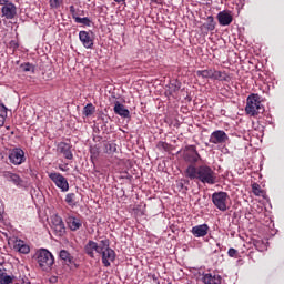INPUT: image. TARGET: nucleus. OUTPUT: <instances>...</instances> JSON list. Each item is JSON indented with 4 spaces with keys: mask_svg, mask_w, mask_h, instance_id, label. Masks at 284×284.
<instances>
[{
    "mask_svg": "<svg viewBox=\"0 0 284 284\" xmlns=\"http://www.w3.org/2000/svg\"><path fill=\"white\" fill-rule=\"evenodd\" d=\"M2 16L7 19H14L17 17V6L14 3L8 2L7 4H2Z\"/></svg>",
    "mask_w": 284,
    "mask_h": 284,
    "instance_id": "11",
    "label": "nucleus"
},
{
    "mask_svg": "<svg viewBox=\"0 0 284 284\" xmlns=\"http://www.w3.org/2000/svg\"><path fill=\"white\" fill-rule=\"evenodd\" d=\"M73 19H74L75 23H82V26H90V23H91L90 18H88V17L80 18V17L73 16Z\"/></svg>",
    "mask_w": 284,
    "mask_h": 284,
    "instance_id": "31",
    "label": "nucleus"
},
{
    "mask_svg": "<svg viewBox=\"0 0 284 284\" xmlns=\"http://www.w3.org/2000/svg\"><path fill=\"white\" fill-rule=\"evenodd\" d=\"M65 203H68V205H70V207H75V205H77V194H74V193L67 194Z\"/></svg>",
    "mask_w": 284,
    "mask_h": 284,
    "instance_id": "27",
    "label": "nucleus"
},
{
    "mask_svg": "<svg viewBox=\"0 0 284 284\" xmlns=\"http://www.w3.org/2000/svg\"><path fill=\"white\" fill-rule=\"evenodd\" d=\"M51 229L53 230L55 236H63V234H65V224L52 226Z\"/></svg>",
    "mask_w": 284,
    "mask_h": 284,
    "instance_id": "29",
    "label": "nucleus"
},
{
    "mask_svg": "<svg viewBox=\"0 0 284 284\" xmlns=\"http://www.w3.org/2000/svg\"><path fill=\"white\" fill-rule=\"evenodd\" d=\"M227 199H230V195L222 191L212 194L213 204L215 207H217V210H220V212L227 211Z\"/></svg>",
    "mask_w": 284,
    "mask_h": 284,
    "instance_id": "4",
    "label": "nucleus"
},
{
    "mask_svg": "<svg viewBox=\"0 0 284 284\" xmlns=\"http://www.w3.org/2000/svg\"><path fill=\"white\" fill-rule=\"evenodd\" d=\"M106 150H108L109 154H114V152H116V144L108 143L106 144Z\"/></svg>",
    "mask_w": 284,
    "mask_h": 284,
    "instance_id": "35",
    "label": "nucleus"
},
{
    "mask_svg": "<svg viewBox=\"0 0 284 284\" xmlns=\"http://www.w3.org/2000/svg\"><path fill=\"white\" fill-rule=\"evenodd\" d=\"M63 0H50V8L58 9L61 8Z\"/></svg>",
    "mask_w": 284,
    "mask_h": 284,
    "instance_id": "33",
    "label": "nucleus"
},
{
    "mask_svg": "<svg viewBox=\"0 0 284 284\" xmlns=\"http://www.w3.org/2000/svg\"><path fill=\"white\" fill-rule=\"evenodd\" d=\"M34 258L39 267H41L43 272H48V270H52V265H54V255H52L50 251H48V248L38 250L36 252Z\"/></svg>",
    "mask_w": 284,
    "mask_h": 284,
    "instance_id": "2",
    "label": "nucleus"
},
{
    "mask_svg": "<svg viewBox=\"0 0 284 284\" xmlns=\"http://www.w3.org/2000/svg\"><path fill=\"white\" fill-rule=\"evenodd\" d=\"M49 179H51V181L54 182V185H57V187H59L61 192H68V190H70L68 179H65V176H63L61 173H49Z\"/></svg>",
    "mask_w": 284,
    "mask_h": 284,
    "instance_id": "5",
    "label": "nucleus"
},
{
    "mask_svg": "<svg viewBox=\"0 0 284 284\" xmlns=\"http://www.w3.org/2000/svg\"><path fill=\"white\" fill-rule=\"evenodd\" d=\"M227 254L231 258H234V256L239 254V251H236L235 248H229Z\"/></svg>",
    "mask_w": 284,
    "mask_h": 284,
    "instance_id": "38",
    "label": "nucleus"
},
{
    "mask_svg": "<svg viewBox=\"0 0 284 284\" xmlns=\"http://www.w3.org/2000/svg\"><path fill=\"white\" fill-rule=\"evenodd\" d=\"M196 75L202 79H221V71H214L212 69L199 70Z\"/></svg>",
    "mask_w": 284,
    "mask_h": 284,
    "instance_id": "12",
    "label": "nucleus"
},
{
    "mask_svg": "<svg viewBox=\"0 0 284 284\" xmlns=\"http://www.w3.org/2000/svg\"><path fill=\"white\" fill-rule=\"evenodd\" d=\"M58 225H64L63 219L59 215H53L51 217V227H57Z\"/></svg>",
    "mask_w": 284,
    "mask_h": 284,
    "instance_id": "30",
    "label": "nucleus"
},
{
    "mask_svg": "<svg viewBox=\"0 0 284 284\" xmlns=\"http://www.w3.org/2000/svg\"><path fill=\"white\" fill-rule=\"evenodd\" d=\"M65 221L68 227L71 229L72 232H77V230H80L82 225L81 220L72 215L68 216Z\"/></svg>",
    "mask_w": 284,
    "mask_h": 284,
    "instance_id": "19",
    "label": "nucleus"
},
{
    "mask_svg": "<svg viewBox=\"0 0 284 284\" xmlns=\"http://www.w3.org/2000/svg\"><path fill=\"white\" fill-rule=\"evenodd\" d=\"M0 219H3V209L0 207Z\"/></svg>",
    "mask_w": 284,
    "mask_h": 284,
    "instance_id": "44",
    "label": "nucleus"
},
{
    "mask_svg": "<svg viewBox=\"0 0 284 284\" xmlns=\"http://www.w3.org/2000/svg\"><path fill=\"white\" fill-rule=\"evenodd\" d=\"M202 281L204 284H221V276L212 273L203 275Z\"/></svg>",
    "mask_w": 284,
    "mask_h": 284,
    "instance_id": "21",
    "label": "nucleus"
},
{
    "mask_svg": "<svg viewBox=\"0 0 284 284\" xmlns=\"http://www.w3.org/2000/svg\"><path fill=\"white\" fill-rule=\"evenodd\" d=\"M185 176L191 181H200L207 185H214L216 183V172L207 164L200 166L189 165L185 170Z\"/></svg>",
    "mask_w": 284,
    "mask_h": 284,
    "instance_id": "1",
    "label": "nucleus"
},
{
    "mask_svg": "<svg viewBox=\"0 0 284 284\" xmlns=\"http://www.w3.org/2000/svg\"><path fill=\"white\" fill-rule=\"evenodd\" d=\"M9 161L13 165H21V163H26V152L21 149H13L9 153Z\"/></svg>",
    "mask_w": 284,
    "mask_h": 284,
    "instance_id": "7",
    "label": "nucleus"
},
{
    "mask_svg": "<svg viewBox=\"0 0 284 284\" xmlns=\"http://www.w3.org/2000/svg\"><path fill=\"white\" fill-rule=\"evenodd\" d=\"M258 94H251L247 97L245 112L250 116H258L265 112V108L261 103Z\"/></svg>",
    "mask_w": 284,
    "mask_h": 284,
    "instance_id": "3",
    "label": "nucleus"
},
{
    "mask_svg": "<svg viewBox=\"0 0 284 284\" xmlns=\"http://www.w3.org/2000/svg\"><path fill=\"white\" fill-rule=\"evenodd\" d=\"M84 252L90 256V258H94V252L99 254V244L92 240H90L84 246Z\"/></svg>",
    "mask_w": 284,
    "mask_h": 284,
    "instance_id": "18",
    "label": "nucleus"
},
{
    "mask_svg": "<svg viewBox=\"0 0 284 284\" xmlns=\"http://www.w3.org/2000/svg\"><path fill=\"white\" fill-rule=\"evenodd\" d=\"M191 232L193 236H195L196 239H201L203 236H207V232H210V226H207V224H200L193 226Z\"/></svg>",
    "mask_w": 284,
    "mask_h": 284,
    "instance_id": "13",
    "label": "nucleus"
},
{
    "mask_svg": "<svg viewBox=\"0 0 284 284\" xmlns=\"http://www.w3.org/2000/svg\"><path fill=\"white\" fill-rule=\"evenodd\" d=\"M69 10H70L72 17H75V14H77V9L74 8V6H70V7H69Z\"/></svg>",
    "mask_w": 284,
    "mask_h": 284,
    "instance_id": "39",
    "label": "nucleus"
},
{
    "mask_svg": "<svg viewBox=\"0 0 284 284\" xmlns=\"http://www.w3.org/2000/svg\"><path fill=\"white\" fill-rule=\"evenodd\" d=\"M4 123H6V118L0 116V128H3Z\"/></svg>",
    "mask_w": 284,
    "mask_h": 284,
    "instance_id": "41",
    "label": "nucleus"
},
{
    "mask_svg": "<svg viewBox=\"0 0 284 284\" xmlns=\"http://www.w3.org/2000/svg\"><path fill=\"white\" fill-rule=\"evenodd\" d=\"M8 1L9 0H0V6H6L7 3H9Z\"/></svg>",
    "mask_w": 284,
    "mask_h": 284,
    "instance_id": "42",
    "label": "nucleus"
},
{
    "mask_svg": "<svg viewBox=\"0 0 284 284\" xmlns=\"http://www.w3.org/2000/svg\"><path fill=\"white\" fill-rule=\"evenodd\" d=\"M13 248L20 254H30V246L23 240H16Z\"/></svg>",
    "mask_w": 284,
    "mask_h": 284,
    "instance_id": "20",
    "label": "nucleus"
},
{
    "mask_svg": "<svg viewBox=\"0 0 284 284\" xmlns=\"http://www.w3.org/2000/svg\"><path fill=\"white\" fill-rule=\"evenodd\" d=\"M12 283V276L8 275L3 268H0V284Z\"/></svg>",
    "mask_w": 284,
    "mask_h": 284,
    "instance_id": "24",
    "label": "nucleus"
},
{
    "mask_svg": "<svg viewBox=\"0 0 284 284\" xmlns=\"http://www.w3.org/2000/svg\"><path fill=\"white\" fill-rule=\"evenodd\" d=\"M230 136L223 130H217L211 133L210 143H214V145H219L221 143H227Z\"/></svg>",
    "mask_w": 284,
    "mask_h": 284,
    "instance_id": "9",
    "label": "nucleus"
},
{
    "mask_svg": "<svg viewBox=\"0 0 284 284\" xmlns=\"http://www.w3.org/2000/svg\"><path fill=\"white\" fill-rule=\"evenodd\" d=\"M105 250H110V240H101L98 244L99 254L105 252Z\"/></svg>",
    "mask_w": 284,
    "mask_h": 284,
    "instance_id": "28",
    "label": "nucleus"
},
{
    "mask_svg": "<svg viewBox=\"0 0 284 284\" xmlns=\"http://www.w3.org/2000/svg\"><path fill=\"white\" fill-rule=\"evenodd\" d=\"M0 116L8 119V108H6V104H0Z\"/></svg>",
    "mask_w": 284,
    "mask_h": 284,
    "instance_id": "34",
    "label": "nucleus"
},
{
    "mask_svg": "<svg viewBox=\"0 0 284 284\" xmlns=\"http://www.w3.org/2000/svg\"><path fill=\"white\" fill-rule=\"evenodd\" d=\"M7 179L17 187H28V183L21 179L17 173H7Z\"/></svg>",
    "mask_w": 284,
    "mask_h": 284,
    "instance_id": "15",
    "label": "nucleus"
},
{
    "mask_svg": "<svg viewBox=\"0 0 284 284\" xmlns=\"http://www.w3.org/2000/svg\"><path fill=\"white\" fill-rule=\"evenodd\" d=\"M79 39L87 50H92V48H94V33H92V31H80Z\"/></svg>",
    "mask_w": 284,
    "mask_h": 284,
    "instance_id": "6",
    "label": "nucleus"
},
{
    "mask_svg": "<svg viewBox=\"0 0 284 284\" xmlns=\"http://www.w3.org/2000/svg\"><path fill=\"white\" fill-rule=\"evenodd\" d=\"M233 20L234 18L227 11H221L217 13V21L220 26H230V23H232Z\"/></svg>",
    "mask_w": 284,
    "mask_h": 284,
    "instance_id": "17",
    "label": "nucleus"
},
{
    "mask_svg": "<svg viewBox=\"0 0 284 284\" xmlns=\"http://www.w3.org/2000/svg\"><path fill=\"white\" fill-rule=\"evenodd\" d=\"M60 258L68 265H74V256H72L67 250L60 251Z\"/></svg>",
    "mask_w": 284,
    "mask_h": 284,
    "instance_id": "22",
    "label": "nucleus"
},
{
    "mask_svg": "<svg viewBox=\"0 0 284 284\" xmlns=\"http://www.w3.org/2000/svg\"><path fill=\"white\" fill-rule=\"evenodd\" d=\"M22 70L23 72H34V65L26 63L24 65H22Z\"/></svg>",
    "mask_w": 284,
    "mask_h": 284,
    "instance_id": "36",
    "label": "nucleus"
},
{
    "mask_svg": "<svg viewBox=\"0 0 284 284\" xmlns=\"http://www.w3.org/2000/svg\"><path fill=\"white\" fill-rule=\"evenodd\" d=\"M58 152H60V154H63L64 159H68L69 161H72V159H74V155L72 154V146L65 142H60L58 144Z\"/></svg>",
    "mask_w": 284,
    "mask_h": 284,
    "instance_id": "10",
    "label": "nucleus"
},
{
    "mask_svg": "<svg viewBox=\"0 0 284 284\" xmlns=\"http://www.w3.org/2000/svg\"><path fill=\"white\" fill-rule=\"evenodd\" d=\"M181 90V82L179 80H173L169 83V92L173 94V92H179Z\"/></svg>",
    "mask_w": 284,
    "mask_h": 284,
    "instance_id": "25",
    "label": "nucleus"
},
{
    "mask_svg": "<svg viewBox=\"0 0 284 284\" xmlns=\"http://www.w3.org/2000/svg\"><path fill=\"white\" fill-rule=\"evenodd\" d=\"M206 23L203 24V28H205L206 30H209V32H212L216 29V22L214 21V17L209 16L206 18Z\"/></svg>",
    "mask_w": 284,
    "mask_h": 284,
    "instance_id": "23",
    "label": "nucleus"
},
{
    "mask_svg": "<svg viewBox=\"0 0 284 284\" xmlns=\"http://www.w3.org/2000/svg\"><path fill=\"white\" fill-rule=\"evenodd\" d=\"M102 263L104 267H110V261H114L116 258V253H114V250L108 248L105 251H102Z\"/></svg>",
    "mask_w": 284,
    "mask_h": 284,
    "instance_id": "16",
    "label": "nucleus"
},
{
    "mask_svg": "<svg viewBox=\"0 0 284 284\" xmlns=\"http://www.w3.org/2000/svg\"><path fill=\"white\" fill-rule=\"evenodd\" d=\"M253 245H254V247H256V250H258V252H263V248L261 247V245H263V241L254 240Z\"/></svg>",
    "mask_w": 284,
    "mask_h": 284,
    "instance_id": "37",
    "label": "nucleus"
},
{
    "mask_svg": "<svg viewBox=\"0 0 284 284\" xmlns=\"http://www.w3.org/2000/svg\"><path fill=\"white\" fill-rule=\"evenodd\" d=\"M252 190H253V194H255V196H261V194H263V191L261 190V185H258L257 183H254L252 185Z\"/></svg>",
    "mask_w": 284,
    "mask_h": 284,
    "instance_id": "32",
    "label": "nucleus"
},
{
    "mask_svg": "<svg viewBox=\"0 0 284 284\" xmlns=\"http://www.w3.org/2000/svg\"><path fill=\"white\" fill-rule=\"evenodd\" d=\"M113 112L122 119H130V110H128L125 105L121 104L119 101H115Z\"/></svg>",
    "mask_w": 284,
    "mask_h": 284,
    "instance_id": "14",
    "label": "nucleus"
},
{
    "mask_svg": "<svg viewBox=\"0 0 284 284\" xmlns=\"http://www.w3.org/2000/svg\"><path fill=\"white\" fill-rule=\"evenodd\" d=\"M95 111H97V108L94 106V104L88 103V104L83 108L82 113L84 114V116H92Z\"/></svg>",
    "mask_w": 284,
    "mask_h": 284,
    "instance_id": "26",
    "label": "nucleus"
},
{
    "mask_svg": "<svg viewBox=\"0 0 284 284\" xmlns=\"http://www.w3.org/2000/svg\"><path fill=\"white\" fill-rule=\"evenodd\" d=\"M91 154H92V156H97V154H99V153L97 152L95 149H92V150H91Z\"/></svg>",
    "mask_w": 284,
    "mask_h": 284,
    "instance_id": "43",
    "label": "nucleus"
},
{
    "mask_svg": "<svg viewBox=\"0 0 284 284\" xmlns=\"http://www.w3.org/2000/svg\"><path fill=\"white\" fill-rule=\"evenodd\" d=\"M158 148H162L163 150H165L168 148V143L159 142Z\"/></svg>",
    "mask_w": 284,
    "mask_h": 284,
    "instance_id": "40",
    "label": "nucleus"
},
{
    "mask_svg": "<svg viewBox=\"0 0 284 284\" xmlns=\"http://www.w3.org/2000/svg\"><path fill=\"white\" fill-rule=\"evenodd\" d=\"M200 159L201 155L199 154V151H196V146H185L184 160L187 161V163H197Z\"/></svg>",
    "mask_w": 284,
    "mask_h": 284,
    "instance_id": "8",
    "label": "nucleus"
}]
</instances>
